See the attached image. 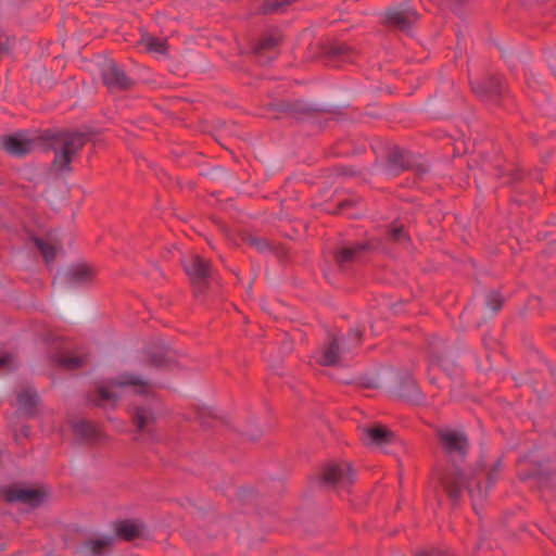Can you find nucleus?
<instances>
[{"label":"nucleus","mask_w":556,"mask_h":556,"mask_svg":"<svg viewBox=\"0 0 556 556\" xmlns=\"http://www.w3.org/2000/svg\"><path fill=\"white\" fill-rule=\"evenodd\" d=\"M501 466L500 460L493 465L492 470L488 472V484L484 488L480 485V482L471 470L460 469H455L451 477L444 478L442 484L453 501L458 500L464 488L467 489L472 506L477 509V505L486 497L489 488L494 484L496 473L500 471Z\"/></svg>","instance_id":"nucleus-1"},{"label":"nucleus","mask_w":556,"mask_h":556,"mask_svg":"<svg viewBox=\"0 0 556 556\" xmlns=\"http://www.w3.org/2000/svg\"><path fill=\"white\" fill-rule=\"evenodd\" d=\"M151 386L148 380L132 374H123L116 380H111L106 386L99 388V394L103 400H116L132 395L148 396Z\"/></svg>","instance_id":"nucleus-2"},{"label":"nucleus","mask_w":556,"mask_h":556,"mask_svg":"<svg viewBox=\"0 0 556 556\" xmlns=\"http://www.w3.org/2000/svg\"><path fill=\"white\" fill-rule=\"evenodd\" d=\"M361 341L362 332L358 329L351 330L348 337L333 336L320 349L317 361L321 366L341 365L345 356L353 348L358 346Z\"/></svg>","instance_id":"nucleus-3"},{"label":"nucleus","mask_w":556,"mask_h":556,"mask_svg":"<svg viewBox=\"0 0 556 556\" xmlns=\"http://www.w3.org/2000/svg\"><path fill=\"white\" fill-rule=\"evenodd\" d=\"M86 138L79 132H61L53 137V166L59 172H70L71 163L77 152L84 147Z\"/></svg>","instance_id":"nucleus-4"},{"label":"nucleus","mask_w":556,"mask_h":556,"mask_svg":"<svg viewBox=\"0 0 556 556\" xmlns=\"http://www.w3.org/2000/svg\"><path fill=\"white\" fill-rule=\"evenodd\" d=\"M440 443L445 455L454 459H464L467 454L468 440L465 433L458 429L443 427L437 430Z\"/></svg>","instance_id":"nucleus-5"},{"label":"nucleus","mask_w":556,"mask_h":556,"mask_svg":"<svg viewBox=\"0 0 556 556\" xmlns=\"http://www.w3.org/2000/svg\"><path fill=\"white\" fill-rule=\"evenodd\" d=\"M182 266L193 286L202 288L211 275L210 263L197 254H189L182 260Z\"/></svg>","instance_id":"nucleus-6"},{"label":"nucleus","mask_w":556,"mask_h":556,"mask_svg":"<svg viewBox=\"0 0 556 556\" xmlns=\"http://www.w3.org/2000/svg\"><path fill=\"white\" fill-rule=\"evenodd\" d=\"M7 502H21L29 507H37L43 503L48 493L40 489L11 486L3 492Z\"/></svg>","instance_id":"nucleus-7"},{"label":"nucleus","mask_w":556,"mask_h":556,"mask_svg":"<svg viewBox=\"0 0 556 556\" xmlns=\"http://www.w3.org/2000/svg\"><path fill=\"white\" fill-rule=\"evenodd\" d=\"M101 77L109 89H127L132 85L131 79L126 76L122 67L112 61L102 65Z\"/></svg>","instance_id":"nucleus-8"},{"label":"nucleus","mask_w":556,"mask_h":556,"mask_svg":"<svg viewBox=\"0 0 556 556\" xmlns=\"http://www.w3.org/2000/svg\"><path fill=\"white\" fill-rule=\"evenodd\" d=\"M361 440L365 445L383 448L395 441V435L384 426L365 427L361 429Z\"/></svg>","instance_id":"nucleus-9"},{"label":"nucleus","mask_w":556,"mask_h":556,"mask_svg":"<svg viewBox=\"0 0 556 556\" xmlns=\"http://www.w3.org/2000/svg\"><path fill=\"white\" fill-rule=\"evenodd\" d=\"M324 480L332 485L346 486L354 480V473L349 463L329 464L324 471Z\"/></svg>","instance_id":"nucleus-10"},{"label":"nucleus","mask_w":556,"mask_h":556,"mask_svg":"<svg viewBox=\"0 0 556 556\" xmlns=\"http://www.w3.org/2000/svg\"><path fill=\"white\" fill-rule=\"evenodd\" d=\"M3 149L14 155L23 156L34 150L35 141L25 132H16L2 139Z\"/></svg>","instance_id":"nucleus-11"},{"label":"nucleus","mask_w":556,"mask_h":556,"mask_svg":"<svg viewBox=\"0 0 556 556\" xmlns=\"http://www.w3.org/2000/svg\"><path fill=\"white\" fill-rule=\"evenodd\" d=\"M386 17L388 23L401 29H407L418 20V14L407 3H403L399 8L388 10Z\"/></svg>","instance_id":"nucleus-12"},{"label":"nucleus","mask_w":556,"mask_h":556,"mask_svg":"<svg viewBox=\"0 0 556 556\" xmlns=\"http://www.w3.org/2000/svg\"><path fill=\"white\" fill-rule=\"evenodd\" d=\"M113 543V536L104 535L101 538L92 539L81 544L77 549L78 556H98L110 547Z\"/></svg>","instance_id":"nucleus-13"},{"label":"nucleus","mask_w":556,"mask_h":556,"mask_svg":"<svg viewBox=\"0 0 556 556\" xmlns=\"http://www.w3.org/2000/svg\"><path fill=\"white\" fill-rule=\"evenodd\" d=\"M470 84L472 91L482 99L496 97L501 93V83L494 77L471 81Z\"/></svg>","instance_id":"nucleus-14"},{"label":"nucleus","mask_w":556,"mask_h":556,"mask_svg":"<svg viewBox=\"0 0 556 556\" xmlns=\"http://www.w3.org/2000/svg\"><path fill=\"white\" fill-rule=\"evenodd\" d=\"M115 534L125 541H131L144 534V526L134 520H125L116 526Z\"/></svg>","instance_id":"nucleus-15"},{"label":"nucleus","mask_w":556,"mask_h":556,"mask_svg":"<svg viewBox=\"0 0 556 556\" xmlns=\"http://www.w3.org/2000/svg\"><path fill=\"white\" fill-rule=\"evenodd\" d=\"M367 249L366 244H354L341 248L336 253V261L339 265L357 261L361 253Z\"/></svg>","instance_id":"nucleus-16"},{"label":"nucleus","mask_w":556,"mask_h":556,"mask_svg":"<svg viewBox=\"0 0 556 556\" xmlns=\"http://www.w3.org/2000/svg\"><path fill=\"white\" fill-rule=\"evenodd\" d=\"M38 403V396L31 389H25L17 394V404L21 410L31 414Z\"/></svg>","instance_id":"nucleus-17"},{"label":"nucleus","mask_w":556,"mask_h":556,"mask_svg":"<svg viewBox=\"0 0 556 556\" xmlns=\"http://www.w3.org/2000/svg\"><path fill=\"white\" fill-rule=\"evenodd\" d=\"M140 43L142 47L152 53L165 54L166 53V40L162 38H156L150 35H142Z\"/></svg>","instance_id":"nucleus-18"},{"label":"nucleus","mask_w":556,"mask_h":556,"mask_svg":"<svg viewBox=\"0 0 556 556\" xmlns=\"http://www.w3.org/2000/svg\"><path fill=\"white\" fill-rule=\"evenodd\" d=\"M34 242H35L36 247L40 250L46 263L51 264L55 260V256H56L55 248L46 243L43 240H41L39 238H35Z\"/></svg>","instance_id":"nucleus-19"},{"label":"nucleus","mask_w":556,"mask_h":556,"mask_svg":"<svg viewBox=\"0 0 556 556\" xmlns=\"http://www.w3.org/2000/svg\"><path fill=\"white\" fill-rule=\"evenodd\" d=\"M289 4V1L283 0H267L265 1L262 7L261 11L264 14H271V13H282L286 11V7Z\"/></svg>","instance_id":"nucleus-20"},{"label":"nucleus","mask_w":556,"mask_h":556,"mask_svg":"<svg viewBox=\"0 0 556 556\" xmlns=\"http://www.w3.org/2000/svg\"><path fill=\"white\" fill-rule=\"evenodd\" d=\"M134 418L139 430L144 429L153 420V416L150 410L143 407H137L135 409Z\"/></svg>","instance_id":"nucleus-21"},{"label":"nucleus","mask_w":556,"mask_h":556,"mask_svg":"<svg viewBox=\"0 0 556 556\" xmlns=\"http://www.w3.org/2000/svg\"><path fill=\"white\" fill-rule=\"evenodd\" d=\"M86 359V356L62 357L59 359V364L66 369H76L83 366Z\"/></svg>","instance_id":"nucleus-22"},{"label":"nucleus","mask_w":556,"mask_h":556,"mask_svg":"<svg viewBox=\"0 0 556 556\" xmlns=\"http://www.w3.org/2000/svg\"><path fill=\"white\" fill-rule=\"evenodd\" d=\"M502 298L497 292H490L486 295V306L493 312L496 313L502 306Z\"/></svg>","instance_id":"nucleus-23"},{"label":"nucleus","mask_w":556,"mask_h":556,"mask_svg":"<svg viewBox=\"0 0 556 556\" xmlns=\"http://www.w3.org/2000/svg\"><path fill=\"white\" fill-rule=\"evenodd\" d=\"M89 276H91L90 268L85 265H81L72 271L71 280L74 282H79L85 280Z\"/></svg>","instance_id":"nucleus-24"},{"label":"nucleus","mask_w":556,"mask_h":556,"mask_svg":"<svg viewBox=\"0 0 556 556\" xmlns=\"http://www.w3.org/2000/svg\"><path fill=\"white\" fill-rule=\"evenodd\" d=\"M389 235L395 241H403L406 239V235L401 227L393 228Z\"/></svg>","instance_id":"nucleus-25"},{"label":"nucleus","mask_w":556,"mask_h":556,"mask_svg":"<svg viewBox=\"0 0 556 556\" xmlns=\"http://www.w3.org/2000/svg\"><path fill=\"white\" fill-rule=\"evenodd\" d=\"M12 359H13V357L11 354L1 353L0 354V368L11 364Z\"/></svg>","instance_id":"nucleus-26"},{"label":"nucleus","mask_w":556,"mask_h":556,"mask_svg":"<svg viewBox=\"0 0 556 556\" xmlns=\"http://www.w3.org/2000/svg\"><path fill=\"white\" fill-rule=\"evenodd\" d=\"M273 45H274V42H273L271 40H269V39L264 40V41L261 43L262 48H267V47H270V46H273Z\"/></svg>","instance_id":"nucleus-27"},{"label":"nucleus","mask_w":556,"mask_h":556,"mask_svg":"<svg viewBox=\"0 0 556 556\" xmlns=\"http://www.w3.org/2000/svg\"><path fill=\"white\" fill-rule=\"evenodd\" d=\"M2 50H3V42H2V40L0 39V53L2 52Z\"/></svg>","instance_id":"nucleus-28"},{"label":"nucleus","mask_w":556,"mask_h":556,"mask_svg":"<svg viewBox=\"0 0 556 556\" xmlns=\"http://www.w3.org/2000/svg\"><path fill=\"white\" fill-rule=\"evenodd\" d=\"M439 367L442 368V370H446V368L442 365V364H439Z\"/></svg>","instance_id":"nucleus-29"},{"label":"nucleus","mask_w":556,"mask_h":556,"mask_svg":"<svg viewBox=\"0 0 556 556\" xmlns=\"http://www.w3.org/2000/svg\"><path fill=\"white\" fill-rule=\"evenodd\" d=\"M23 432H24V434H27V429L23 428Z\"/></svg>","instance_id":"nucleus-30"}]
</instances>
